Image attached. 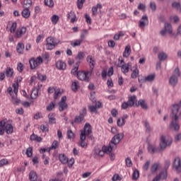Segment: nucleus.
Instances as JSON below:
<instances>
[{"instance_id": "1", "label": "nucleus", "mask_w": 181, "mask_h": 181, "mask_svg": "<svg viewBox=\"0 0 181 181\" xmlns=\"http://www.w3.org/2000/svg\"><path fill=\"white\" fill-rule=\"evenodd\" d=\"M60 41L54 37H48L45 40V47L47 50H53V49H56V46L59 45Z\"/></svg>"}, {"instance_id": "2", "label": "nucleus", "mask_w": 181, "mask_h": 181, "mask_svg": "<svg viewBox=\"0 0 181 181\" xmlns=\"http://www.w3.org/2000/svg\"><path fill=\"white\" fill-rule=\"evenodd\" d=\"M172 137L168 136H161L160 141V148L162 151L166 149L168 146L172 145Z\"/></svg>"}, {"instance_id": "3", "label": "nucleus", "mask_w": 181, "mask_h": 181, "mask_svg": "<svg viewBox=\"0 0 181 181\" xmlns=\"http://www.w3.org/2000/svg\"><path fill=\"white\" fill-rule=\"evenodd\" d=\"M29 63L30 69L34 70L35 69H37L43 63V59L42 57H37V58L33 57L29 60Z\"/></svg>"}, {"instance_id": "4", "label": "nucleus", "mask_w": 181, "mask_h": 181, "mask_svg": "<svg viewBox=\"0 0 181 181\" xmlns=\"http://www.w3.org/2000/svg\"><path fill=\"white\" fill-rule=\"evenodd\" d=\"M91 76V71H79L77 72V78L81 81H90V76Z\"/></svg>"}, {"instance_id": "5", "label": "nucleus", "mask_w": 181, "mask_h": 181, "mask_svg": "<svg viewBox=\"0 0 181 181\" xmlns=\"http://www.w3.org/2000/svg\"><path fill=\"white\" fill-rule=\"evenodd\" d=\"M171 117L175 119H179V117H181V101L179 105H174L172 108Z\"/></svg>"}, {"instance_id": "6", "label": "nucleus", "mask_w": 181, "mask_h": 181, "mask_svg": "<svg viewBox=\"0 0 181 181\" xmlns=\"http://www.w3.org/2000/svg\"><path fill=\"white\" fill-rule=\"evenodd\" d=\"M13 93L15 95H12L11 96V102L13 104H19L21 103V100L18 98V83H13Z\"/></svg>"}, {"instance_id": "7", "label": "nucleus", "mask_w": 181, "mask_h": 181, "mask_svg": "<svg viewBox=\"0 0 181 181\" xmlns=\"http://www.w3.org/2000/svg\"><path fill=\"white\" fill-rule=\"evenodd\" d=\"M180 76V71L179 68H176L174 71L173 74L170 78L169 83L171 86H176L177 84V77Z\"/></svg>"}, {"instance_id": "8", "label": "nucleus", "mask_w": 181, "mask_h": 181, "mask_svg": "<svg viewBox=\"0 0 181 181\" xmlns=\"http://www.w3.org/2000/svg\"><path fill=\"white\" fill-rule=\"evenodd\" d=\"M135 101H136V96L133 95L129 97L127 102H124L122 104V110H127L128 107H132L135 104Z\"/></svg>"}, {"instance_id": "9", "label": "nucleus", "mask_w": 181, "mask_h": 181, "mask_svg": "<svg viewBox=\"0 0 181 181\" xmlns=\"http://www.w3.org/2000/svg\"><path fill=\"white\" fill-rule=\"evenodd\" d=\"M119 62H120V63L118 64V67L121 68V70L124 73V74H127V73L129 71V67H131V64L130 63L125 64L124 60L123 59L121 60L120 59H119Z\"/></svg>"}, {"instance_id": "10", "label": "nucleus", "mask_w": 181, "mask_h": 181, "mask_svg": "<svg viewBox=\"0 0 181 181\" xmlns=\"http://www.w3.org/2000/svg\"><path fill=\"white\" fill-rule=\"evenodd\" d=\"M66 100H67V97H66V96H63L61 98V100L58 103L59 111H64V110H67L69 106L67 105V103H66Z\"/></svg>"}, {"instance_id": "11", "label": "nucleus", "mask_w": 181, "mask_h": 181, "mask_svg": "<svg viewBox=\"0 0 181 181\" xmlns=\"http://www.w3.org/2000/svg\"><path fill=\"white\" fill-rule=\"evenodd\" d=\"M124 138V134L119 133L114 136L112 139L110 143L114 145V146H117L119 141Z\"/></svg>"}, {"instance_id": "12", "label": "nucleus", "mask_w": 181, "mask_h": 181, "mask_svg": "<svg viewBox=\"0 0 181 181\" xmlns=\"http://www.w3.org/2000/svg\"><path fill=\"white\" fill-rule=\"evenodd\" d=\"M173 169L177 172V173H180L181 172V160L180 158L176 157L173 162Z\"/></svg>"}, {"instance_id": "13", "label": "nucleus", "mask_w": 181, "mask_h": 181, "mask_svg": "<svg viewBox=\"0 0 181 181\" xmlns=\"http://www.w3.org/2000/svg\"><path fill=\"white\" fill-rule=\"evenodd\" d=\"M149 21L148 20V16L144 15L141 17V19L139 21V28L140 29H145V26H148Z\"/></svg>"}, {"instance_id": "14", "label": "nucleus", "mask_w": 181, "mask_h": 181, "mask_svg": "<svg viewBox=\"0 0 181 181\" xmlns=\"http://www.w3.org/2000/svg\"><path fill=\"white\" fill-rule=\"evenodd\" d=\"M91 134V125L90 124L86 123L83 127V130L81 131V135H90Z\"/></svg>"}, {"instance_id": "15", "label": "nucleus", "mask_w": 181, "mask_h": 181, "mask_svg": "<svg viewBox=\"0 0 181 181\" xmlns=\"http://www.w3.org/2000/svg\"><path fill=\"white\" fill-rule=\"evenodd\" d=\"M86 114H87V110L86 109V107H83L82 110V112L80 113L79 116L75 118L74 122L76 124H79V122H81V121L84 119V115H86Z\"/></svg>"}, {"instance_id": "16", "label": "nucleus", "mask_w": 181, "mask_h": 181, "mask_svg": "<svg viewBox=\"0 0 181 181\" xmlns=\"http://www.w3.org/2000/svg\"><path fill=\"white\" fill-rule=\"evenodd\" d=\"M172 119H174L172 121V122L170 124V128L171 129H175V131H178L180 129V126L179 125V123H177V119H175V117L171 116Z\"/></svg>"}, {"instance_id": "17", "label": "nucleus", "mask_w": 181, "mask_h": 181, "mask_svg": "<svg viewBox=\"0 0 181 181\" xmlns=\"http://www.w3.org/2000/svg\"><path fill=\"white\" fill-rule=\"evenodd\" d=\"M25 33H26V28H25V27L19 28H18V30L16 32L15 37L20 39V37L23 36V35H25Z\"/></svg>"}, {"instance_id": "18", "label": "nucleus", "mask_w": 181, "mask_h": 181, "mask_svg": "<svg viewBox=\"0 0 181 181\" xmlns=\"http://www.w3.org/2000/svg\"><path fill=\"white\" fill-rule=\"evenodd\" d=\"M87 62L89 64L90 69L91 71L94 69V66H95V60L93 57V56L89 55L87 57Z\"/></svg>"}, {"instance_id": "19", "label": "nucleus", "mask_w": 181, "mask_h": 181, "mask_svg": "<svg viewBox=\"0 0 181 181\" xmlns=\"http://www.w3.org/2000/svg\"><path fill=\"white\" fill-rule=\"evenodd\" d=\"M156 77V74H151L150 75H148L143 79V83H152V81H154L155 78Z\"/></svg>"}, {"instance_id": "20", "label": "nucleus", "mask_w": 181, "mask_h": 181, "mask_svg": "<svg viewBox=\"0 0 181 181\" xmlns=\"http://www.w3.org/2000/svg\"><path fill=\"white\" fill-rule=\"evenodd\" d=\"M39 97V89L37 88H33L30 92V98L32 100H36Z\"/></svg>"}, {"instance_id": "21", "label": "nucleus", "mask_w": 181, "mask_h": 181, "mask_svg": "<svg viewBox=\"0 0 181 181\" xmlns=\"http://www.w3.org/2000/svg\"><path fill=\"white\" fill-rule=\"evenodd\" d=\"M66 18H68V19H70V22L71 23H74V22H76V13H74V11H71L69 13H67L66 15Z\"/></svg>"}, {"instance_id": "22", "label": "nucleus", "mask_w": 181, "mask_h": 181, "mask_svg": "<svg viewBox=\"0 0 181 181\" xmlns=\"http://www.w3.org/2000/svg\"><path fill=\"white\" fill-rule=\"evenodd\" d=\"M105 153V151L103 148L102 150L96 148L93 152V155L95 158H97V156H104Z\"/></svg>"}, {"instance_id": "23", "label": "nucleus", "mask_w": 181, "mask_h": 181, "mask_svg": "<svg viewBox=\"0 0 181 181\" xmlns=\"http://www.w3.org/2000/svg\"><path fill=\"white\" fill-rule=\"evenodd\" d=\"M56 67L58 70H66V63L62 60H59L56 62Z\"/></svg>"}, {"instance_id": "24", "label": "nucleus", "mask_w": 181, "mask_h": 181, "mask_svg": "<svg viewBox=\"0 0 181 181\" xmlns=\"http://www.w3.org/2000/svg\"><path fill=\"white\" fill-rule=\"evenodd\" d=\"M137 105L141 107L143 110H148V103H146V101L143 99H140L138 101Z\"/></svg>"}, {"instance_id": "25", "label": "nucleus", "mask_w": 181, "mask_h": 181, "mask_svg": "<svg viewBox=\"0 0 181 181\" xmlns=\"http://www.w3.org/2000/svg\"><path fill=\"white\" fill-rule=\"evenodd\" d=\"M13 68L8 66L6 69V76L8 77V78H12L13 77Z\"/></svg>"}, {"instance_id": "26", "label": "nucleus", "mask_w": 181, "mask_h": 181, "mask_svg": "<svg viewBox=\"0 0 181 181\" xmlns=\"http://www.w3.org/2000/svg\"><path fill=\"white\" fill-rule=\"evenodd\" d=\"M59 159L61 163H62L63 165H66V163L69 162V158L66 157V154H59Z\"/></svg>"}, {"instance_id": "27", "label": "nucleus", "mask_w": 181, "mask_h": 181, "mask_svg": "<svg viewBox=\"0 0 181 181\" xmlns=\"http://www.w3.org/2000/svg\"><path fill=\"white\" fill-rule=\"evenodd\" d=\"M80 139L81 141L79 143V146H81V148H87V143H86V136L84 134L80 135Z\"/></svg>"}, {"instance_id": "28", "label": "nucleus", "mask_w": 181, "mask_h": 181, "mask_svg": "<svg viewBox=\"0 0 181 181\" xmlns=\"http://www.w3.org/2000/svg\"><path fill=\"white\" fill-rule=\"evenodd\" d=\"M78 67H80V62L78 61L76 62L74 69H71V73L74 76H77V73H78Z\"/></svg>"}, {"instance_id": "29", "label": "nucleus", "mask_w": 181, "mask_h": 181, "mask_svg": "<svg viewBox=\"0 0 181 181\" xmlns=\"http://www.w3.org/2000/svg\"><path fill=\"white\" fill-rule=\"evenodd\" d=\"M115 146H114V144H112V143L110 142V144H109L108 146H104L103 147V151H105V153H111L112 148L115 147Z\"/></svg>"}, {"instance_id": "30", "label": "nucleus", "mask_w": 181, "mask_h": 181, "mask_svg": "<svg viewBox=\"0 0 181 181\" xmlns=\"http://www.w3.org/2000/svg\"><path fill=\"white\" fill-rule=\"evenodd\" d=\"M5 132L8 135L13 132V126L12 124L8 123L6 124V127H4Z\"/></svg>"}, {"instance_id": "31", "label": "nucleus", "mask_w": 181, "mask_h": 181, "mask_svg": "<svg viewBox=\"0 0 181 181\" xmlns=\"http://www.w3.org/2000/svg\"><path fill=\"white\" fill-rule=\"evenodd\" d=\"M147 150H148V153H151V154L155 153V152H158V148H156V147H155L154 146H153L151 144H148Z\"/></svg>"}, {"instance_id": "32", "label": "nucleus", "mask_w": 181, "mask_h": 181, "mask_svg": "<svg viewBox=\"0 0 181 181\" xmlns=\"http://www.w3.org/2000/svg\"><path fill=\"white\" fill-rule=\"evenodd\" d=\"M81 43H83V41L81 38L78 40H74L71 42V46H72V47H77V46H81Z\"/></svg>"}, {"instance_id": "33", "label": "nucleus", "mask_w": 181, "mask_h": 181, "mask_svg": "<svg viewBox=\"0 0 181 181\" xmlns=\"http://www.w3.org/2000/svg\"><path fill=\"white\" fill-rule=\"evenodd\" d=\"M129 54H131V46L127 45L123 52V57H129Z\"/></svg>"}, {"instance_id": "34", "label": "nucleus", "mask_w": 181, "mask_h": 181, "mask_svg": "<svg viewBox=\"0 0 181 181\" xmlns=\"http://www.w3.org/2000/svg\"><path fill=\"white\" fill-rule=\"evenodd\" d=\"M29 179L30 181H36L37 180V175L35 171H30L29 174Z\"/></svg>"}, {"instance_id": "35", "label": "nucleus", "mask_w": 181, "mask_h": 181, "mask_svg": "<svg viewBox=\"0 0 181 181\" xmlns=\"http://www.w3.org/2000/svg\"><path fill=\"white\" fill-rule=\"evenodd\" d=\"M139 76V70L136 66L134 67V69L132 70V73L131 75L132 78H136Z\"/></svg>"}, {"instance_id": "36", "label": "nucleus", "mask_w": 181, "mask_h": 181, "mask_svg": "<svg viewBox=\"0 0 181 181\" xmlns=\"http://www.w3.org/2000/svg\"><path fill=\"white\" fill-rule=\"evenodd\" d=\"M78 87H79L78 81H74V82H72V84H71L72 91H75V92L77 91L78 90Z\"/></svg>"}, {"instance_id": "37", "label": "nucleus", "mask_w": 181, "mask_h": 181, "mask_svg": "<svg viewBox=\"0 0 181 181\" xmlns=\"http://www.w3.org/2000/svg\"><path fill=\"white\" fill-rule=\"evenodd\" d=\"M30 139H31V141H36V142H42V137H40L35 134H33L30 136Z\"/></svg>"}, {"instance_id": "38", "label": "nucleus", "mask_w": 181, "mask_h": 181, "mask_svg": "<svg viewBox=\"0 0 181 181\" xmlns=\"http://www.w3.org/2000/svg\"><path fill=\"white\" fill-rule=\"evenodd\" d=\"M44 4L45 6H48V8H53V6H54L53 0H44Z\"/></svg>"}, {"instance_id": "39", "label": "nucleus", "mask_w": 181, "mask_h": 181, "mask_svg": "<svg viewBox=\"0 0 181 181\" xmlns=\"http://www.w3.org/2000/svg\"><path fill=\"white\" fill-rule=\"evenodd\" d=\"M23 49H25V45L23 43H18L16 47V50L18 53L22 54L23 53Z\"/></svg>"}, {"instance_id": "40", "label": "nucleus", "mask_w": 181, "mask_h": 181, "mask_svg": "<svg viewBox=\"0 0 181 181\" xmlns=\"http://www.w3.org/2000/svg\"><path fill=\"white\" fill-rule=\"evenodd\" d=\"M158 57L160 61L166 60V59H168V54L163 52H160L158 55Z\"/></svg>"}, {"instance_id": "41", "label": "nucleus", "mask_w": 181, "mask_h": 181, "mask_svg": "<svg viewBox=\"0 0 181 181\" xmlns=\"http://www.w3.org/2000/svg\"><path fill=\"white\" fill-rule=\"evenodd\" d=\"M48 118L49 124H56V118H54V114L49 113L48 115Z\"/></svg>"}, {"instance_id": "42", "label": "nucleus", "mask_w": 181, "mask_h": 181, "mask_svg": "<svg viewBox=\"0 0 181 181\" xmlns=\"http://www.w3.org/2000/svg\"><path fill=\"white\" fill-rule=\"evenodd\" d=\"M59 16L53 15L51 17V21H52V25H57V23L59 22Z\"/></svg>"}, {"instance_id": "43", "label": "nucleus", "mask_w": 181, "mask_h": 181, "mask_svg": "<svg viewBox=\"0 0 181 181\" xmlns=\"http://www.w3.org/2000/svg\"><path fill=\"white\" fill-rule=\"evenodd\" d=\"M22 16L25 18H29V16H30V11L28 10V8H25L24 10H23Z\"/></svg>"}, {"instance_id": "44", "label": "nucleus", "mask_w": 181, "mask_h": 181, "mask_svg": "<svg viewBox=\"0 0 181 181\" xmlns=\"http://www.w3.org/2000/svg\"><path fill=\"white\" fill-rule=\"evenodd\" d=\"M124 32L119 31L114 35L113 39L114 40H119V37H124Z\"/></svg>"}, {"instance_id": "45", "label": "nucleus", "mask_w": 181, "mask_h": 181, "mask_svg": "<svg viewBox=\"0 0 181 181\" xmlns=\"http://www.w3.org/2000/svg\"><path fill=\"white\" fill-rule=\"evenodd\" d=\"M139 177V171L138 170H134L132 174V180H138Z\"/></svg>"}, {"instance_id": "46", "label": "nucleus", "mask_w": 181, "mask_h": 181, "mask_svg": "<svg viewBox=\"0 0 181 181\" xmlns=\"http://www.w3.org/2000/svg\"><path fill=\"white\" fill-rule=\"evenodd\" d=\"M143 122L146 128V132H151V131H152V129L151 128V125L149 124V122H148V121L146 120L144 121Z\"/></svg>"}, {"instance_id": "47", "label": "nucleus", "mask_w": 181, "mask_h": 181, "mask_svg": "<svg viewBox=\"0 0 181 181\" xmlns=\"http://www.w3.org/2000/svg\"><path fill=\"white\" fill-rule=\"evenodd\" d=\"M17 27H18V23H16V22L12 23V25L10 28L11 33H15V31L16 30Z\"/></svg>"}, {"instance_id": "48", "label": "nucleus", "mask_w": 181, "mask_h": 181, "mask_svg": "<svg viewBox=\"0 0 181 181\" xmlns=\"http://www.w3.org/2000/svg\"><path fill=\"white\" fill-rule=\"evenodd\" d=\"M117 127H124V125H125V120H123V119L119 117L117 119Z\"/></svg>"}, {"instance_id": "49", "label": "nucleus", "mask_w": 181, "mask_h": 181, "mask_svg": "<svg viewBox=\"0 0 181 181\" xmlns=\"http://www.w3.org/2000/svg\"><path fill=\"white\" fill-rule=\"evenodd\" d=\"M9 161H8V159L3 158L0 160V168H3V166H6V165H8Z\"/></svg>"}, {"instance_id": "50", "label": "nucleus", "mask_w": 181, "mask_h": 181, "mask_svg": "<svg viewBox=\"0 0 181 181\" xmlns=\"http://www.w3.org/2000/svg\"><path fill=\"white\" fill-rule=\"evenodd\" d=\"M173 8H174L175 9H177V11H180V12H181V6H180V3H177V2H174L172 4Z\"/></svg>"}, {"instance_id": "51", "label": "nucleus", "mask_w": 181, "mask_h": 181, "mask_svg": "<svg viewBox=\"0 0 181 181\" xmlns=\"http://www.w3.org/2000/svg\"><path fill=\"white\" fill-rule=\"evenodd\" d=\"M158 176H160V179H166V177H168V171L164 170Z\"/></svg>"}, {"instance_id": "52", "label": "nucleus", "mask_w": 181, "mask_h": 181, "mask_svg": "<svg viewBox=\"0 0 181 181\" xmlns=\"http://www.w3.org/2000/svg\"><path fill=\"white\" fill-rule=\"evenodd\" d=\"M84 59V52H79L76 57V59L78 60V62H80V60H83Z\"/></svg>"}, {"instance_id": "53", "label": "nucleus", "mask_w": 181, "mask_h": 181, "mask_svg": "<svg viewBox=\"0 0 181 181\" xmlns=\"http://www.w3.org/2000/svg\"><path fill=\"white\" fill-rule=\"evenodd\" d=\"M87 35H88V30H83L81 34L80 40L82 41L84 40V39H86V36H87Z\"/></svg>"}, {"instance_id": "54", "label": "nucleus", "mask_w": 181, "mask_h": 181, "mask_svg": "<svg viewBox=\"0 0 181 181\" xmlns=\"http://www.w3.org/2000/svg\"><path fill=\"white\" fill-rule=\"evenodd\" d=\"M62 93L60 91V89H57L54 92V98L57 100L59 97L62 95Z\"/></svg>"}, {"instance_id": "55", "label": "nucleus", "mask_w": 181, "mask_h": 181, "mask_svg": "<svg viewBox=\"0 0 181 181\" xmlns=\"http://www.w3.org/2000/svg\"><path fill=\"white\" fill-rule=\"evenodd\" d=\"M56 106V103L52 102L47 106V111H52Z\"/></svg>"}, {"instance_id": "56", "label": "nucleus", "mask_w": 181, "mask_h": 181, "mask_svg": "<svg viewBox=\"0 0 181 181\" xmlns=\"http://www.w3.org/2000/svg\"><path fill=\"white\" fill-rule=\"evenodd\" d=\"M165 30L168 32V33H172V25L168 23L165 24Z\"/></svg>"}, {"instance_id": "57", "label": "nucleus", "mask_w": 181, "mask_h": 181, "mask_svg": "<svg viewBox=\"0 0 181 181\" xmlns=\"http://www.w3.org/2000/svg\"><path fill=\"white\" fill-rule=\"evenodd\" d=\"M37 78L40 81H46V79L47 78V77L46 76V75H43L42 74H38Z\"/></svg>"}, {"instance_id": "58", "label": "nucleus", "mask_w": 181, "mask_h": 181, "mask_svg": "<svg viewBox=\"0 0 181 181\" xmlns=\"http://www.w3.org/2000/svg\"><path fill=\"white\" fill-rule=\"evenodd\" d=\"M23 64L21 62H18L17 64V70L19 71V73H22L23 71Z\"/></svg>"}, {"instance_id": "59", "label": "nucleus", "mask_w": 181, "mask_h": 181, "mask_svg": "<svg viewBox=\"0 0 181 181\" xmlns=\"http://www.w3.org/2000/svg\"><path fill=\"white\" fill-rule=\"evenodd\" d=\"M33 149L31 147H29L27 148L25 153L28 158H31L33 153Z\"/></svg>"}, {"instance_id": "60", "label": "nucleus", "mask_w": 181, "mask_h": 181, "mask_svg": "<svg viewBox=\"0 0 181 181\" xmlns=\"http://www.w3.org/2000/svg\"><path fill=\"white\" fill-rule=\"evenodd\" d=\"M125 163H126V166H127V168H131V166H132V160H131L130 158H126Z\"/></svg>"}, {"instance_id": "61", "label": "nucleus", "mask_w": 181, "mask_h": 181, "mask_svg": "<svg viewBox=\"0 0 181 181\" xmlns=\"http://www.w3.org/2000/svg\"><path fill=\"white\" fill-rule=\"evenodd\" d=\"M84 2H86V0H78L77 1V6H78V9H81V8H83V5Z\"/></svg>"}, {"instance_id": "62", "label": "nucleus", "mask_w": 181, "mask_h": 181, "mask_svg": "<svg viewBox=\"0 0 181 181\" xmlns=\"http://www.w3.org/2000/svg\"><path fill=\"white\" fill-rule=\"evenodd\" d=\"M158 168H159V164L154 163L151 168V172H156L158 170Z\"/></svg>"}, {"instance_id": "63", "label": "nucleus", "mask_w": 181, "mask_h": 181, "mask_svg": "<svg viewBox=\"0 0 181 181\" xmlns=\"http://www.w3.org/2000/svg\"><path fill=\"white\" fill-rule=\"evenodd\" d=\"M149 166H151V161L148 160V161L143 165V170H148V169H149Z\"/></svg>"}, {"instance_id": "64", "label": "nucleus", "mask_w": 181, "mask_h": 181, "mask_svg": "<svg viewBox=\"0 0 181 181\" xmlns=\"http://www.w3.org/2000/svg\"><path fill=\"white\" fill-rule=\"evenodd\" d=\"M88 108L90 111V112H97V108L95 107V105H89Z\"/></svg>"}]
</instances>
